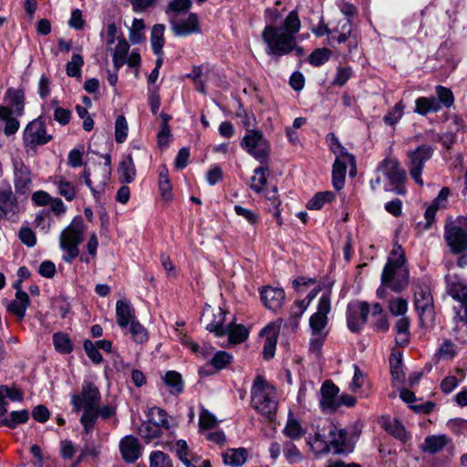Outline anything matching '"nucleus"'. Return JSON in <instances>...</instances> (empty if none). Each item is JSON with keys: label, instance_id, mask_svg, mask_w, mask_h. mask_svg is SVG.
Masks as SVG:
<instances>
[{"label": "nucleus", "instance_id": "obj_42", "mask_svg": "<svg viewBox=\"0 0 467 467\" xmlns=\"http://www.w3.org/2000/svg\"><path fill=\"white\" fill-rule=\"evenodd\" d=\"M29 419V413L26 410H14L8 417L1 420L2 425L10 429H15L17 425L25 423Z\"/></svg>", "mask_w": 467, "mask_h": 467}, {"label": "nucleus", "instance_id": "obj_16", "mask_svg": "<svg viewBox=\"0 0 467 467\" xmlns=\"http://www.w3.org/2000/svg\"><path fill=\"white\" fill-rule=\"evenodd\" d=\"M339 388L326 380L320 389L319 406L323 412L332 413L339 408Z\"/></svg>", "mask_w": 467, "mask_h": 467}, {"label": "nucleus", "instance_id": "obj_21", "mask_svg": "<svg viewBox=\"0 0 467 467\" xmlns=\"http://www.w3.org/2000/svg\"><path fill=\"white\" fill-rule=\"evenodd\" d=\"M260 296L265 307L276 311L282 307L285 294L282 288L268 285L260 290Z\"/></svg>", "mask_w": 467, "mask_h": 467}, {"label": "nucleus", "instance_id": "obj_28", "mask_svg": "<svg viewBox=\"0 0 467 467\" xmlns=\"http://www.w3.org/2000/svg\"><path fill=\"white\" fill-rule=\"evenodd\" d=\"M5 99L12 107V110L16 117H21L24 114L25 94L23 90L9 88L5 91Z\"/></svg>", "mask_w": 467, "mask_h": 467}, {"label": "nucleus", "instance_id": "obj_63", "mask_svg": "<svg viewBox=\"0 0 467 467\" xmlns=\"http://www.w3.org/2000/svg\"><path fill=\"white\" fill-rule=\"evenodd\" d=\"M216 418L205 409H202L199 416V426L201 430H208L215 427Z\"/></svg>", "mask_w": 467, "mask_h": 467}, {"label": "nucleus", "instance_id": "obj_4", "mask_svg": "<svg viewBox=\"0 0 467 467\" xmlns=\"http://www.w3.org/2000/svg\"><path fill=\"white\" fill-rule=\"evenodd\" d=\"M86 224L80 215L75 216L71 223L59 234V248L63 251L62 259L70 264L79 254V245L84 241Z\"/></svg>", "mask_w": 467, "mask_h": 467}, {"label": "nucleus", "instance_id": "obj_39", "mask_svg": "<svg viewBox=\"0 0 467 467\" xmlns=\"http://www.w3.org/2000/svg\"><path fill=\"white\" fill-rule=\"evenodd\" d=\"M83 413L80 417V423L86 434L90 433L99 418V408H82Z\"/></svg>", "mask_w": 467, "mask_h": 467}, {"label": "nucleus", "instance_id": "obj_52", "mask_svg": "<svg viewBox=\"0 0 467 467\" xmlns=\"http://www.w3.org/2000/svg\"><path fill=\"white\" fill-rule=\"evenodd\" d=\"M84 65V59L81 55L74 54L71 60L66 66L67 76L72 78H78L81 76V67Z\"/></svg>", "mask_w": 467, "mask_h": 467}, {"label": "nucleus", "instance_id": "obj_26", "mask_svg": "<svg viewBox=\"0 0 467 467\" xmlns=\"http://www.w3.org/2000/svg\"><path fill=\"white\" fill-rule=\"evenodd\" d=\"M17 208V199L9 182L0 185V210L5 213H15Z\"/></svg>", "mask_w": 467, "mask_h": 467}, {"label": "nucleus", "instance_id": "obj_38", "mask_svg": "<svg viewBox=\"0 0 467 467\" xmlns=\"http://www.w3.org/2000/svg\"><path fill=\"white\" fill-rule=\"evenodd\" d=\"M164 30L165 26L162 24H157L152 27L150 43L151 48L155 55H162V47L164 46Z\"/></svg>", "mask_w": 467, "mask_h": 467}, {"label": "nucleus", "instance_id": "obj_9", "mask_svg": "<svg viewBox=\"0 0 467 467\" xmlns=\"http://www.w3.org/2000/svg\"><path fill=\"white\" fill-rule=\"evenodd\" d=\"M241 147L261 163L267 162L270 144L262 131L248 130L241 140Z\"/></svg>", "mask_w": 467, "mask_h": 467}, {"label": "nucleus", "instance_id": "obj_6", "mask_svg": "<svg viewBox=\"0 0 467 467\" xmlns=\"http://www.w3.org/2000/svg\"><path fill=\"white\" fill-rule=\"evenodd\" d=\"M333 143L330 144L331 150L337 155L332 169V183L336 190H341L345 185L347 166L350 165V175L356 173L355 157L348 153L347 150L340 144L334 134H329Z\"/></svg>", "mask_w": 467, "mask_h": 467}, {"label": "nucleus", "instance_id": "obj_47", "mask_svg": "<svg viewBox=\"0 0 467 467\" xmlns=\"http://www.w3.org/2000/svg\"><path fill=\"white\" fill-rule=\"evenodd\" d=\"M335 199V193L332 192H321L315 194V196L307 202V208L310 210H319L327 202H331Z\"/></svg>", "mask_w": 467, "mask_h": 467}, {"label": "nucleus", "instance_id": "obj_58", "mask_svg": "<svg viewBox=\"0 0 467 467\" xmlns=\"http://www.w3.org/2000/svg\"><path fill=\"white\" fill-rule=\"evenodd\" d=\"M331 52L327 48H318L314 50L308 57V61L315 67H320L328 61Z\"/></svg>", "mask_w": 467, "mask_h": 467}, {"label": "nucleus", "instance_id": "obj_35", "mask_svg": "<svg viewBox=\"0 0 467 467\" xmlns=\"http://www.w3.org/2000/svg\"><path fill=\"white\" fill-rule=\"evenodd\" d=\"M458 355V348L451 339H443L437 348L434 358L440 360H451Z\"/></svg>", "mask_w": 467, "mask_h": 467}, {"label": "nucleus", "instance_id": "obj_37", "mask_svg": "<svg viewBox=\"0 0 467 467\" xmlns=\"http://www.w3.org/2000/svg\"><path fill=\"white\" fill-rule=\"evenodd\" d=\"M269 170L266 166H260L254 171V175L251 178L250 188L259 193L262 192L266 184Z\"/></svg>", "mask_w": 467, "mask_h": 467}, {"label": "nucleus", "instance_id": "obj_23", "mask_svg": "<svg viewBox=\"0 0 467 467\" xmlns=\"http://www.w3.org/2000/svg\"><path fill=\"white\" fill-rule=\"evenodd\" d=\"M136 319L135 309L131 303L127 299L118 300L116 303V320L118 326L121 329L127 328Z\"/></svg>", "mask_w": 467, "mask_h": 467}, {"label": "nucleus", "instance_id": "obj_18", "mask_svg": "<svg viewBox=\"0 0 467 467\" xmlns=\"http://www.w3.org/2000/svg\"><path fill=\"white\" fill-rule=\"evenodd\" d=\"M119 449L123 461L135 462L142 454V446L138 438L127 435L119 441Z\"/></svg>", "mask_w": 467, "mask_h": 467}, {"label": "nucleus", "instance_id": "obj_30", "mask_svg": "<svg viewBox=\"0 0 467 467\" xmlns=\"http://www.w3.org/2000/svg\"><path fill=\"white\" fill-rule=\"evenodd\" d=\"M451 442V440L445 434L427 436L422 444V451L430 454H435L443 450Z\"/></svg>", "mask_w": 467, "mask_h": 467}, {"label": "nucleus", "instance_id": "obj_32", "mask_svg": "<svg viewBox=\"0 0 467 467\" xmlns=\"http://www.w3.org/2000/svg\"><path fill=\"white\" fill-rule=\"evenodd\" d=\"M441 109L435 97H420L415 100L414 112L425 116L430 112H438Z\"/></svg>", "mask_w": 467, "mask_h": 467}, {"label": "nucleus", "instance_id": "obj_29", "mask_svg": "<svg viewBox=\"0 0 467 467\" xmlns=\"http://www.w3.org/2000/svg\"><path fill=\"white\" fill-rule=\"evenodd\" d=\"M148 417L149 420L167 431L176 426L175 420L169 416L163 409L158 407L150 409Z\"/></svg>", "mask_w": 467, "mask_h": 467}, {"label": "nucleus", "instance_id": "obj_41", "mask_svg": "<svg viewBox=\"0 0 467 467\" xmlns=\"http://www.w3.org/2000/svg\"><path fill=\"white\" fill-rule=\"evenodd\" d=\"M192 6V0H171L165 10L169 16V20L171 21V16L178 18V16L182 13H186Z\"/></svg>", "mask_w": 467, "mask_h": 467}, {"label": "nucleus", "instance_id": "obj_14", "mask_svg": "<svg viewBox=\"0 0 467 467\" xmlns=\"http://www.w3.org/2000/svg\"><path fill=\"white\" fill-rule=\"evenodd\" d=\"M414 305L422 321H433V298L428 285H421L416 287L414 292Z\"/></svg>", "mask_w": 467, "mask_h": 467}, {"label": "nucleus", "instance_id": "obj_10", "mask_svg": "<svg viewBox=\"0 0 467 467\" xmlns=\"http://www.w3.org/2000/svg\"><path fill=\"white\" fill-rule=\"evenodd\" d=\"M449 294L460 303L459 306L453 307V330L467 337V286L462 284L454 285L450 288Z\"/></svg>", "mask_w": 467, "mask_h": 467}, {"label": "nucleus", "instance_id": "obj_46", "mask_svg": "<svg viewBox=\"0 0 467 467\" xmlns=\"http://www.w3.org/2000/svg\"><path fill=\"white\" fill-rule=\"evenodd\" d=\"M215 319L206 325V329L214 333L217 337L226 335L227 326L223 325L224 313L221 308L218 309V314L214 315Z\"/></svg>", "mask_w": 467, "mask_h": 467}, {"label": "nucleus", "instance_id": "obj_62", "mask_svg": "<svg viewBox=\"0 0 467 467\" xmlns=\"http://www.w3.org/2000/svg\"><path fill=\"white\" fill-rule=\"evenodd\" d=\"M389 309L393 316H405L408 311V302L403 298H395L389 301Z\"/></svg>", "mask_w": 467, "mask_h": 467}, {"label": "nucleus", "instance_id": "obj_20", "mask_svg": "<svg viewBox=\"0 0 467 467\" xmlns=\"http://www.w3.org/2000/svg\"><path fill=\"white\" fill-rule=\"evenodd\" d=\"M379 424L389 435L402 443H406L411 439L410 433L397 418L383 416L379 420Z\"/></svg>", "mask_w": 467, "mask_h": 467}, {"label": "nucleus", "instance_id": "obj_50", "mask_svg": "<svg viewBox=\"0 0 467 467\" xmlns=\"http://www.w3.org/2000/svg\"><path fill=\"white\" fill-rule=\"evenodd\" d=\"M53 344L56 350L63 354H68L73 350L71 340L64 333H55L53 335Z\"/></svg>", "mask_w": 467, "mask_h": 467}, {"label": "nucleus", "instance_id": "obj_31", "mask_svg": "<svg viewBox=\"0 0 467 467\" xmlns=\"http://www.w3.org/2000/svg\"><path fill=\"white\" fill-rule=\"evenodd\" d=\"M119 180L122 183H130L136 176V168L130 155L122 158L118 168Z\"/></svg>", "mask_w": 467, "mask_h": 467}, {"label": "nucleus", "instance_id": "obj_53", "mask_svg": "<svg viewBox=\"0 0 467 467\" xmlns=\"http://www.w3.org/2000/svg\"><path fill=\"white\" fill-rule=\"evenodd\" d=\"M130 333L136 343L142 344L149 338L147 329L136 319L129 325Z\"/></svg>", "mask_w": 467, "mask_h": 467}, {"label": "nucleus", "instance_id": "obj_40", "mask_svg": "<svg viewBox=\"0 0 467 467\" xmlns=\"http://www.w3.org/2000/svg\"><path fill=\"white\" fill-rule=\"evenodd\" d=\"M410 320L408 317H401L395 325L397 332L396 341L399 345L405 346L409 343Z\"/></svg>", "mask_w": 467, "mask_h": 467}, {"label": "nucleus", "instance_id": "obj_55", "mask_svg": "<svg viewBox=\"0 0 467 467\" xmlns=\"http://www.w3.org/2000/svg\"><path fill=\"white\" fill-rule=\"evenodd\" d=\"M283 432L292 440H298L304 434L300 423L296 419H288Z\"/></svg>", "mask_w": 467, "mask_h": 467}, {"label": "nucleus", "instance_id": "obj_3", "mask_svg": "<svg viewBox=\"0 0 467 467\" xmlns=\"http://www.w3.org/2000/svg\"><path fill=\"white\" fill-rule=\"evenodd\" d=\"M331 311V292L327 291L320 296L317 312L309 318L310 341L309 349L311 352L319 354L323 344L327 337V315Z\"/></svg>", "mask_w": 467, "mask_h": 467}, {"label": "nucleus", "instance_id": "obj_54", "mask_svg": "<svg viewBox=\"0 0 467 467\" xmlns=\"http://www.w3.org/2000/svg\"><path fill=\"white\" fill-rule=\"evenodd\" d=\"M128 122L123 115L118 116L115 121V140L118 143H123L128 137Z\"/></svg>", "mask_w": 467, "mask_h": 467}, {"label": "nucleus", "instance_id": "obj_2", "mask_svg": "<svg viewBox=\"0 0 467 467\" xmlns=\"http://www.w3.org/2000/svg\"><path fill=\"white\" fill-rule=\"evenodd\" d=\"M408 270L405 265V255L400 245L396 244L391 252V257L389 258L382 275L381 286L378 288L379 297L385 296V288L387 286L394 292H400L408 285Z\"/></svg>", "mask_w": 467, "mask_h": 467}, {"label": "nucleus", "instance_id": "obj_22", "mask_svg": "<svg viewBox=\"0 0 467 467\" xmlns=\"http://www.w3.org/2000/svg\"><path fill=\"white\" fill-rule=\"evenodd\" d=\"M327 430L328 431L330 451H333L335 453H344L350 451L347 443V431L344 429L328 423Z\"/></svg>", "mask_w": 467, "mask_h": 467}, {"label": "nucleus", "instance_id": "obj_49", "mask_svg": "<svg viewBox=\"0 0 467 467\" xmlns=\"http://www.w3.org/2000/svg\"><path fill=\"white\" fill-rule=\"evenodd\" d=\"M226 335H228L232 343L239 344L248 337V331L242 325H229L227 326Z\"/></svg>", "mask_w": 467, "mask_h": 467}, {"label": "nucleus", "instance_id": "obj_7", "mask_svg": "<svg viewBox=\"0 0 467 467\" xmlns=\"http://www.w3.org/2000/svg\"><path fill=\"white\" fill-rule=\"evenodd\" d=\"M444 240L453 254L467 250V214L449 220L444 225Z\"/></svg>", "mask_w": 467, "mask_h": 467}, {"label": "nucleus", "instance_id": "obj_11", "mask_svg": "<svg viewBox=\"0 0 467 467\" xmlns=\"http://www.w3.org/2000/svg\"><path fill=\"white\" fill-rule=\"evenodd\" d=\"M101 395L99 388L91 381L84 380L80 394H72L70 402L75 412L82 408H99Z\"/></svg>", "mask_w": 467, "mask_h": 467}, {"label": "nucleus", "instance_id": "obj_34", "mask_svg": "<svg viewBox=\"0 0 467 467\" xmlns=\"http://www.w3.org/2000/svg\"><path fill=\"white\" fill-rule=\"evenodd\" d=\"M247 458V451L244 448L228 449L223 453V462L232 467L242 466Z\"/></svg>", "mask_w": 467, "mask_h": 467}, {"label": "nucleus", "instance_id": "obj_8", "mask_svg": "<svg viewBox=\"0 0 467 467\" xmlns=\"http://www.w3.org/2000/svg\"><path fill=\"white\" fill-rule=\"evenodd\" d=\"M376 173H381L388 180V183L384 185L385 191L394 192L400 195L406 193L404 187L405 171L396 159L386 158L383 160L379 164Z\"/></svg>", "mask_w": 467, "mask_h": 467}, {"label": "nucleus", "instance_id": "obj_57", "mask_svg": "<svg viewBox=\"0 0 467 467\" xmlns=\"http://www.w3.org/2000/svg\"><path fill=\"white\" fill-rule=\"evenodd\" d=\"M150 467H172V462L166 453L156 451L150 455Z\"/></svg>", "mask_w": 467, "mask_h": 467}, {"label": "nucleus", "instance_id": "obj_27", "mask_svg": "<svg viewBox=\"0 0 467 467\" xmlns=\"http://www.w3.org/2000/svg\"><path fill=\"white\" fill-rule=\"evenodd\" d=\"M29 302V296L26 292L17 289L16 298L6 305V309L9 313L22 320L26 316Z\"/></svg>", "mask_w": 467, "mask_h": 467}, {"label": "nucleus", "instance_id": "obj_17", "mask_svg": "<svg viewBox=\"0 0 467 467\" xmlns=\"http://www.w3.org/2000/svg\"><path fill=\"white\" fill-rule=\"evenodd\" d=\"M13 167L15 190L18 194H26L32 185L30 169L20 159L13 160Z\"/></svg>", "mask_w": 467, "mask_h": 467}, {"label": "nucleus", "instance_id": "obj_60", "mask_svg": "<svg viewBox=\"0 0 467 467\" xmlns=\"http://www.w3.org/2000/svg\"><path fill=\"white\" fill-rule=\"evenodd\" d=\"M83 348L86 354L93 363L100 364L103 361V357L99 351L98 347L95 346L94 342L87 339L83 343Z\"/></svg>", "mask_w": 467, "mask_h": 467}, {"label": "nucleus", "instance_id": "obj_33", "mask_svg": "<svg viewBox=\"0 0 467 467\" xmlns=\"http://www.w3.org/2000/svg\"><path fill=\"white\" fill-rule=\"evenodd\" d=\"M164 384L169 388V391L172 395H180L184 390V382L182 375L174 370L165 373L162 378Z\"/></svg>", "mask_w": 467, "mask_h": 467}, {"label": "nucleus", "instance_id": "obj_36", "mask_svg": "<svg viewBox=\"0 0 467 467\" xmlns=\"http://www.w3.org/2000/svg\"><path fill=\"white\" fill-rule=\"evenodd\" d=\"M307 443L311 450L317 454L327 453L330 451L328 433L326 434L317 431L315 433L314 437L308 438Z\"/></svg>", "mask_w": 467, "mask_h": 467}, {"label": "nucleus", "instance_id": "obj_48", "mask_svg": "<svg viewBox=\"0 0 467 467\" xmlns=\"http://www.w3.org/2000/svg\"><path fill=\"white\" fill-rule=\"evenodd\" d=\"M389 365L393 380L401 382L404 379L401 354L393 353L389 358Z\"/></svg>", "mask_w": 467, "mask_h": 467}, {"label": "nucleus", "instance_id": "obj_25", "mask_svg": "<svg viewBox=\"0 0 467 467\" xmlns=\"http://www.w3.org/2000/svg\"><path fill=\"white\" fill-rule=\"evenodd\" d=\"M277 335L278 327L275 324H268L260 332V336H265L263 354L266 359H270L275 356Z\"/></svg>", "mask_w": 467, "mask_h": 467}, {"label": "nucleus", "instance_id": "obj_56", "mask_svg": "<svg viewBox=\"0 0 467 467\" xmlns=\"http://www.w3.org/2000/svg\"><path fill=\"white\" fill-rule=\"evenodd\" d=\"M145 25L142 19L135 18L130 30V40L132 44H139L144 38Z\"/></svg>", "mask_w": 467, "mask_h": 467}, {"label": "nucleus", "instance_id": "obj_5", "mask_svg": "<svg viewBox=\"0 0 467 467\" xmlns=\"http://www.w3.org/2000/svg\"><path fill=\"white\" fill-rule=\"evenodd\" d=\"M252 407L263 416L270 418L277 410L275 389L261 375H257L251 388Z\"/></svg>", "mask_w": 467, "mask_h": 467}, {"label": "nucleus", "instance_id": "obj_43", "mask_svg": "<svg viewBox=\"0 0 467 467\" xmlns=\"http://www.w3.org/2000/svg\"><path fill=\"white\" fill-rule=\"evenodd\" d=\"M159 187L163 199L170 200L171 198V183L169 179V171L165 165L160 167L159 171Z\"/></svg>", "mask_w": 467, "mask_h": 467}, {"label": "nucleus", "instance_id": "obj_1", "mask_svg": "<svg viewBox=\"0 0 467 467\" xmlns=\"http://www.w3.org/2000/svg\"><path fill=\"white\" fill-rule=\"evenodd\" d=\"M301 22L296 10L291 11L280 26L267 25L262 32V38L266 45L267 55L280 58L296 50L302 54L301 47H296V36L300 31Z\"/></svg>", "mask_w": 467, "mask_h": 467}, {"label": "nucleus", "instance_id": "obj_19", "mask_svg": "<svg viewBox=\"0 0 467 467\" xmlns=\"http://www.w3.org/2000/svg\"><path fill=\"white\" fill-rule=\"evenodd\" d=\"M170 23L174 35L177 36H187L201 33L198 16L193 13L190 14L184 20H179L171 16Z\"/></svg>", "mask_w": 467, "mask_h": 467}, {"label": "nucleus", "instance_id": "obj_44", "mask_svg": "<svg viewBox=\"0 0 467 467\" xmlns=\"http://www.w3.org/2000/svg\"><path fill=\"white\" fill-rule=\"evenodd\" d=\"M140 434L144 439V441L149 443L153 440L160 438L162 432L161 428L150 420H148L141 425L140 429Z\"/></svg>", "mask_w": 467, "mask_h": 467}, {"label": "nucleus", "instance_id": "obj_45", "mask_svg": "<svg viewBox=\"0 0 467 467\" xmlns=\"http://www.w3.org/2000/svg\"><path fill=\"white\" fill-rule=\"evenodd\" d=\"M405 105L402 101H399L395 106L383 117V121L389 126H395L404 115Z\"/></svg>", "mask_w": 467, "mask_h": 467}, {"label": "nucleus", "instance_id": "obj_51", "mask_svg": "<svg viewBox=\"0 0 467 467\" xmlns=\"http://www.w3.org/2000/svg\"><path fill=\"white\" fill-rule=\"evenodd\" d=\"M284 456L290 464H296L303 460V455L297 447L291 441L284 444Z\"/></svg>", "mask_w": 467, "mask_h": 467}, {"label": "nucleus", "instance_id": "obj_59", "mask_svg": "<svg viewBox=\"0 0 467 467\" xmlns=\"http://www.w3.org/2000/svg\"><path fill=\"white\" fill-rule=\"evenodd\" d=\"M232 361V356L226 351H217L211 359V365L216 369H223Z\"/></svg>", "mask_w": 467, "mask_h": 467}, {"label": "nucleus", "instance_id": "obj_15", "mask_svg": "<svg viewBox=\"0 0 467 467\" xmlns=\"http://www.w3.org/2000/svg\"><path fill=\"white\" fill-rule=\"evenodd\" d=\"M369 313V306L367 302L355 301L348 306L347 323L351 332L357 333L361 330L367 322Z\"/></svg>", "mask_w": 467, "mask_h": 467}, {"label": "nucleus", "instance_id": "obj_61", "mask_svg": "<svg viewBox=\"0 0 467 467\" xmlns=\"http://www.w3.org/2000/svg\"><path fill=\"white\" fill-rule=\"evenodd\" d=\"M436 93L441 106L442 104L444 107L450 108L453 105L454 97L451 89L442 86H437Z\"/></svg>", "mask_w": 467, "mask_h": 467}, {"label": "nucleus", "instance_id": "obj_64", "mask_svg": "<svg viewBox=\"0 0 467 467\" xmlns=\"http://www.w3.org/2000/svg\"><path fill=\"white\" fill-rule=\"evenodd\" d=\"M447 426L456 435H462L467 432V420L465 419H451L447 422Z\"/></svg>", "mask_w": 467, "mask_h": 467}, {"label": "nucleus", "instance_id": "obj_12", "mask_svg": "<svg viewBox=\"0 0 467 467\" xmlns=\"http://www.w3.org/2000/svg\"><path fill=\"white\" fill-rule=\"evenodd\" d=\"M51 140L52 135L47 133L46 122L41 117L30 121L23 133V142L26 147L42 146Z\"/></svg>", "mask_w": 467, "mask_h": 467}, {"label": "nucleus", "instance_id": "obj_24", "mask_svg": "<svg viewBox=\"0 0 467 467\" xmlns=\"http://www.w3.org/2000/svg\"><path fill=\"white\" fill-rule=\"evenodd\" d=\"M50 182L55 186L57 192L64 197L66 201L72 202L77 197V185L67 180L64 175H54L50 178Z\"/></svg>", "mask_w": 467, "mask_h": 467}, {"label": "nucleus", "instance_id": "obj_13", "mask_svg": "<svg viewBox=\"0 0 467 467\" xmlns=\"http://www.w3.org/2000/svg\"><path fill=\"white\" fill-rule=\"evenodd\" d=\"M432 154L433 148L426 144L420 145L416 150L408 152L410 174L420 186L423 185L421 179L422 168L424 163L431 158Z\"/></svg>", "mask_w": 467, "mask_h": 467}]
</instances>
